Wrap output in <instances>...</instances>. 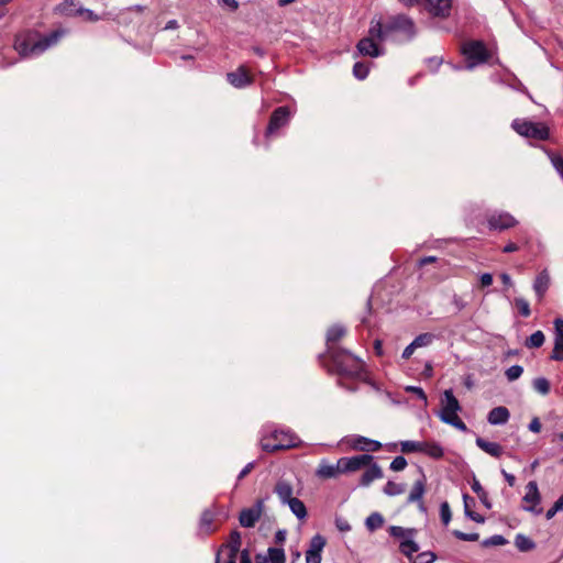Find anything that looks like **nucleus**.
Segmentation results:
<instances>
[{"label":"nucleus","mask_w":563,"mask_h":563,"mask_svg":"<svg viewBox=\"0 0 563 563\" xmlns=\"http://www.w3.org/2000/svg\"><path fill=\"white\" fill-rule=\"evenodd\" d=\"M346 334V329L342 324H333L327 332L328 354L332 358L338 372L345 376H358L362 372L361 361L349 351L338 350L335 344Z\"/></svg>","instance_id":"nucleus-1"},{"label":"nucleus","mask_w":563,"mask_h":563,"mask_svg":"<svg viewBox=\"0 0 563 563\" xmlns=\"http://www.w3.org/2000/svg\"><path fill=\"white\" fill-rule=\"evenodd\" d=\"M65 33L64 30L59 29L43 36L36 33L21 34L15 38L14 48L22 57H36L57 44Z\"/></svg>","instance_id":"nucleus-2"},{"label":"nucleus","mask_w":563,"mask_h":563,"mask_svg":"<svg viewBox=\"0 0 563 563\" xmlns=\"http://www.w3.org/2000/svg\"><path fill=\"white\" fill-rule=\"evenodd\" d=\"M301 440L289 429H280L275 424H265L261 430L260 444L265 452L297 448Z\"/></svg>","instance_id":"nucleus-3"},{"label":"nucleus","mask_w":563,"mask_h":563,"mask_svg":"<svg viewBox=\"0 0 563 563\" xmlns=\"http://www.w3.org/2000/svg\"><path fill=\"white\" fill-rule=\"evenodd\" d=\"M461 52L466 62L465 69L468 70L486 63L489 58L488 51L485 44L481 41L465 42L461 47Z\"/></svg>","instance_id":"nucleus-4"},{"label":"nucleus","mask_w":563,"mask_h":563,"mask_svg":"<svg viewBox=\"0 0 563 563\" xmlns=\"http://www.w3.org/2000/svg\"><path fill=\"white\" fill-rule=\"evenodd\" d=\"M511 128L521 136L544 141L549 137V129L544 123L532 122L527 119H515Z\"/></svg>","instance_id":"nucleus-5"},{"label":"nucleus","mask_w":563,"mask_h":563,"mask_svg":"<svg viewBox=\"0 0 563 563\" xmlns=\"http://www.w3.org/2000/svg\"><path fill=\"white\" fill-rule=\"evenodd\" d=\"M241 547V534L238 531H232L228 544L222 545L216 554V563H220V555L223 548L228 549V563H236L238 554ZM240 563H252L247 550H243L240 554Z\"/></svg>","instance_id":"nucleus-6"},{"label":"nucleus","mask_w":563,"mask_h":563,"mask_svg":"<svg viewBox=\"0 0 563 563\" xmlns=\"http://www.w3.org/2000/svg\"><path fill=\"white\" fill-rule=\"evenodd\" d=\"M291 118V111L288 107H278L271 115L268 125L265 131V137L271 139L277 135L278 130L286 126Z\"/></svg>","instance_id":"nucleus-7"},{"label":"nucleus","mask_w":563,"mask_h":563,"mask_svg":"<svg viewBox=\"0 0 563 563\" xmlns=\"http://www.w3.org/2000/svg\"><path fill=\"white\" fill-rule=\"evenodd\" d=\"M387 31H389V34L401 33L407 40H412L416 35L413 21L405 14L390 18L387 23Z\"/></svg>","instance_id":"nucleus-8"},{"label":"nucleus","mask_w":563,"mask_h":563,"mask_svg":"<svg viewBox=\"0 0 563 563\" xmlns=\"http://www.w3.org/2000/svg\"><path fill=\"white\" fill-rule=\"evenodd\" d=\"M522 501L526 504L522 506L525 511L537 516L542 514L543 509L539 507L541 503V495L539 493L537 482L531 481L526 485V493L522 497Z\"/></svg>","instance_id":"nucleus-9"},{"label":"nucleus","mask_w":563,"mask_h":563,"mask_svg":"<svg viewBox=\"0 0 563 563\" xmlns=\"http://www.w3.org/2000/svg\"><path fill=\"white\" fill-rule=\"evenodd\" d=\"M350 449L363 452H376L380 450L382 443L363 435H350L342 440Z\"/></svg>","instance_id":"nucleus-10"},{"label":"nucleus","mask_w":563,"mask_h":563,"mask_svg":"<svg viewBox=\"0 0 563 563\" xmlns=\"http://www.w3.org/2000/svg\"><path fill=\"white\" fill-rule=\"evenodd\" d=\"M373 460V455L361 454L351 457H341L339 459V465L342 473H352L369 465Z\"/></svg>","instance_id":"nucleus-11"},{"label":"nucleus","mask_w":563,"mask_h":563,"mask_svg":"<svg viewBox=\"0 0 563 563\" xmlns=\"http://www.w3.org/2000/svg\"><path fill=\"white\" fill-rule=\"evenodd\" d=\"M518 221L509 212L500 211L492 213L487 219V224L490 230H507L514 228Z\"/></svg>","instance_id":"nucleus-12"},{"label":"nucleus","mask_w":563,"mask_h":563,"mask_svg":"<svg viewBox=\"0 0 563 563\" xmlns=\"http://www.w3.org/2000/svg\"><path fill=\"white\" fill-rule=\"evenodd\" d=\"M264 509V501L257 500L252 507L245 508L241 511L239 521L244 528H252L258 521Z\"/></svg>","instance_id":"nucleus-13"},{"label":"nucleus","mask_w":563,"mask_h":563,"mask_svg":"<svg viewBox=\"0 0 563 563\" xmlns=\"http://www.w3.org/2000/svg\"><path fill=\"white\" fill-rule=\"evenodd\" d=\"M227 80L231 86L238 89L245 88L253 84V78L245 66H240L236 70L228 73Z\"/></svg>","instance_id":"nucleus-14"},{"label":"nucleus","mask_w":563,"mask_h":563,"mask_svg":"<svg viewBox=\"0 0 563 563\" xmlns=\"http://www.w3.org/2000/svg\"><path fill=\"white\" fill-rule=\"evenodd\" d=\"M427 10L438 18H448L452 9V0H426Z\"/></svg>","instance_id":"nucleus-15"},{"label":"nucleus","mask_w":563,"mask_h":563,"mask_svg":"<svg viewBox=\"0 0 563 563\" xmlns=\"http://www.w3.org/2000/svg\"><path fill=\"white\" fill-rule=\"evenodd\" d=\"M357 52L363 56L378 57L384 51L373 41L372 37H364L357 43Z\"/></svg>","instance_id":"nucleus-16"},{"label":"nucleus","mask_w":563,"mask_h":563,"mask_svg":"<svg viewBox=\"0 0 563 563\" xmlns=\"http://www.w3.org/2000/svg\"><path fill=\"white\" fill-rule=\"evenodd\" d=\"M426 486V477L422 474L421 478L416 481V483L412 486V489L408 496V503H419V509L421 511H426V507L422 503V497L424 494Z\"/></svg>","instance_id":"nucleus-17"},{"label":"nucleus","mask_w":563,"mask_h":563,"mask_svg":"<svg viewBox=\"0 0 563 563\" xmlns=\"http://www.w3.org/2000/svg\"><path fill=\"white\" fill-rule=\"evenodd\" d=\"M509 418H510L509 410L504 406H499V407L493 408L488 412L487 421L492 426H503L508 422Z\"/></svg>","instance_id":"nucleus-18"},{"label":"nucleus","mask_w":563,"mask_h":563,"mask_svg":"<svg viewBox=\"0 0 563 563\" xmlns=\"http://www.w3.org/2000/svg\"><path fill=\"white\" fill-rule=\"evenodd\" d=\"M339 474H342L339 460L336 464H330L327 460H321L316 471V475L320 478H333Z\"/></svg>","instance_id":"nucleus-19"},{"label":"nucleus","mask_w":563,"mask_h":563,"mask_svg":"<svg viewBox=\"0 0 563 563\" xmlns=\"http://www.w3.org/2000/svg\"><path fill=\"white\" fill-rule=\"evenodd\" d=\"M475 443L481 450L493 457H500L504 453V448L497 442H490L481 437H477Z\"/></svg>","instance_id":"nucleus-20"},{"label":"nucleus","mask_w":563,"mask_h":563,"mask_svg":"<svg viewBox=\"0 0 563 563\" xmlns=\"http://www.w3.org/2000/svg\"><path fill=\"white\" fill-rule=\"evenodd\" d=\"M367 466V470L363 473L360 479V485L364 487L368 486L373 481L383 477V471L377 463H373L372 461Z\"/></svg>","instance_id":"nucleus-21"},{"label":"nucleus","mask_w":563,"mask_h":563,"mask_svg":"<svg viewBox=\"0 0 563 563\" xmlns=\"http://www.w3.org/2000/svg\"><path fill=\"white\" fill-rule=\"evenodd\" d=\"M461 406L459 400L453 394L452 389H446L441 398V410L440 411H460Z\"/></svg>","instance_id":"nucleus-22"},{"label":"nucleus","mask_w":563,"mask_h":563,"mask_svg":"<svg viewBox=\"0 0 563 563\" xmlns=\"http://www.w3.org/2000/svg\"><path fill=\"white\" fill-rule=\"evenodd\" d=\"M388 35L387 24L383 26L379 20H372L367 37H372L373 41H384Z\"/></svg>","instance_id":"nucleus-23"},{"label":"nucleus","mask_w":563,"mask_h":563,"mask_svg":"<svg viewBox=\"0 0 563 563\" xmlns=\"http://www.w3.org/2000/svg\"><path fill=\"white\" fill-rule=\"evenodd\" d=\"M550 285V277L545 272L540 273L533 283V290L539 299H542Z\"/></svg>","instance_id":"nucleus-24"},{"label":"nucleus","mask_w":563,"mask_h":563,"mask_svg":"<svg viewBox=\"0 0 563 563\" xmlns=\"http://www.w3.org/2000/svg\"><path fill=\"white\" fill-rule=\"evenodd\" d=\"M275 493L280 499L282 504L286 505L290 499H292V486L285 481H279L275 486Z\"/></svg>","instance_id":"nucleus-25"},{"label":"nucleus","mask_w":563,"mask_h":563,"mask_svg":"<svg viewBox=\"0 0 563 563\" xmlns=\"http://www.w3.org/2000/svg\"><path fill=\"white\" fill-rule=\"evenodd\" d=\"M80 5L75 0H63L56 8V12L63 15H77L80 10Z\"/></svg>","instance_id":"nucleus-26"},{"label":"nucleus","mask_w":563,"mask_h":563,"mask_svg":"<svg viewBox=\"0 0 563 563\" xmlns=\"http://www.w3.org/2000/svg\"><path fill=\"white\" fill-rule=\"evenodd\" d=\"M422 453L429 457L439 460L444 455V450L441 444L435 441H424Z\"/></svg>","instance_id":"nucleus-27"},{"label":"nucleus","mask_w":563,"mask_h":563,"mask_svg":"<svg viewBox=\"0 0 563 563\" xmlns=\"http://www.w3.org/2000/svg\"><path fill=\"white\" fill-rule=\"evenodd\" d=\"M286 505H288L290 511L299 519L302 520L307 517V508L305 504L298 499L292 498Z\"/></svg>","instance_id":"nucleus-28"},{"label":"nucleus","mask_w":563,"mask_h":563,"mask_svg":"<svg viewBox=\"0 0 563 563\" xmlns=\"http://www.w3.org/2000/svg\"><path fill=\"white\" fill-rule=\"evenodd\" d=\"M472 490L477 495L482 504L487 508H492V503L488 498V494L486 490L482 487L481 483L477 479H473L471 484Z\"/></svg>","instance_id":"nucleus-29"},{"label":"nucleus","mask_w":563,"mask_h":563,"mask_svg":"<svg viewBox=\"0 0 563 563\" xmlns=\"http://www.w3.org/2000/svg\"><path fill=\"white\" fill-rule=\"evenodd\" d=\"M424 441L406 440L400 442L401 452L404 453H422Z\"/></svg>","instance_id":"nucleus-30"},{"label":"nucleus","mask_w":563,"mask_h":563,"mask_svg":"<svg viewBox=\"0 0 563 563\" xmlns=\"http://www.w3.org/2000/svg\"><path fill=\"white\" fill-rule=\"evenodd\" d=\"M415 532H416L415 529H407V528H402L399 526H390L389 527V534L394 538L400 539L401 541L407 538L413 537Z\"/></svg>","instance_id":"nucleus-31"},{"label":"nucleus","mask_w":563,"mask_h":563,"mask_svg":"<svg viewBox=\"0 0 563 563\" xmlns=\"http://www.w3.org/2000/svg\"><path fill=\"white\" fill-rule=\"evenodd\" d=\"M544 334L542 331L538 330L536 332H533L527 340H526V343L525 345L528 347V349H538L540 346L543 345L544 343Z\"/></svg>","instance_id":"nucleus-32"},{"label":"nucleus","mask_w":563,"mask_h":563,"mask_svg":"<svg viewBox=\"0 0 563 563\" xmlns=\"http://www.w3.org/2000/svg\"><path fill=\"white\" fill-rule=\"evenodd\" d=\"M400 551L406 556H411L419 551V545L413 541V537L400 541Z\"/></svg>","instance_id":"nucleus-33"},{"label":"nucleus","mask_w":563,"mask_h":563,"mask_svg":"<svg viewBox=\"0 0 563 563\" xmlns=\"http://www.w3.org/2000/svg\"><path fill=\"white\" fill-rule=\"evenodd\" d=\"M384 525V518L379 512L371 514L365 521V526L369 531H375Z\"/></svg>","instance_id":"nucleus-34"},{"label":"nucleus","mask_w":563,"mask_h":563,"mask_svg":"<svg viewBox=\"0 0 563 563\" xmlns=\"http://www.w3.org/2000/svg\"><path fill=\"white\" fill-rule=\"evenodd\" d=\"M212 523H213V514L211 511H203L200 517V530L208 534L212 531Z\"/></svg>","instance_id":"nucleus-35"},{"label":"nucleus","mask_w":563,"mask_h":563,"mask_svg":"<svg viewBox=\"0 0 563 563\" xmlns=\"http://www.w3.org/2000/svg\"><path fill=\"white\" fill-rule=\"evenodd\" d=\"M267 560L271 563H285L286 556L283 548H269L267 550Z\"/></svg>","instance_id":"nucleus-36"},{"label":"nucleus","mask_w":563,"mask_h":563,"mask_svg":"<svg viewBox=\"0 0 563 563\" xmlns=\"http://www.w3.org/2000/svg\"><path fill=\"white\" fill-rule=\"evenodd\" d=\"M515 544L522 552L530 551V550L534 549V547H536L534 542L530 538H528L523 534L516 536Z\"/></svg>","instance_id":"nucleus-37"},{"label":"nucleus","mask_w":563,"mask_h":563,"mask_svg":"<svg viewBox=\"0 0 563 563\" xmlns=\"http://www.w3.org/2000/svg\"><path fill=\"white\" fill-rule=\"evenodd\" d=\"M325 539L321 534H316L312 537L310 541V547L307 552H312L316 554H321L323 548L325 547Z\"/></svg>","instance_id":"nucleus-38"},{"label":"nucleus","mask_w":563,"mask_h":563,"mask_svg":"<svg viewBox=\"0 0 563 563\" xmlns=\"http://www.w3.org/2000/svg\"><path fill=\"white\" fill-rule=\"evenodd\" d=\"M533 389L540 395H548L550 393V382L545 377H537L532 382Z\"/></svg>","instance_id":"nucleus-39"},{"label":"nucleus","mask_w":563,"mask_h":563,"mask_svg":"<svg viewBox=\"0 0 563 563\" xmlns=\"http://www.w3.org/2000/svg\"><path fill=\"white\" fill-rule=\"evenodd\" d=\"M406 486L405 484L395 483L391 481H388L384 487V493L388 496H397L405 492Z\"/></svg>","instance_id":"nucleus-40"},{"label":"nucleus","mask_w":563,"mask_h":563,"mask_svg":"<svg viewBox=\"0 0 563 563\" xmlns=\"http://www.w3.org/2000/svg\"><path fill=\"white\" fill-rule=\"evenodd\" d=\"M435 340L432 333H421L413 339V344L417 349L429 346Z\"/></svg>","instance_id":"nucleus-41"},{"label":"nucleus","mask_w":563,"mask_h":563,"mask_svg":"<svg viewBox=\"0 0 563 563\" xmlns=\"http://www.w3.org/2000/svg\"><path fill=\"white\" fill-rule=\"evenodd\" d=\"M369 73V66L366 63L357 62L353 66V75L358 80H363L367 77Z\"/></svg>","instance_id":"nucleus-42"},{"label":"nucleus","mask_w":563,"mask_h":563,"mask_svg":"<svg viewBox=\"0 0 563 563\" xmlns=\"http://www.w3.org/2000/svg\"><path fill=\"white\" fill-rule=\"evenodd\" d=\"M514 303L522 317L527 318L530 316V313H531L530 305L525 298H521V297L515 298Z\"/></svg>","instance_id":"nucleus-43"},{"label":"nucleus","mask_w":563,"mask_h":563,"mask_svg":"<svg viewBox=\"0 0 563 563\" xmlns=\"http://www.w3.org/2000/svg\"><path fill=\"white\" fill-rule=\"evenodd\" d=\"M551 360L563 361V339L554 338V346L551 353Z\"/></svg>","instance_id":"nucleus-44"},{"label":"nucleus","mask_w":563,"mask_h":563,"mask_svg":"<svg viewBox=\"0 0 563 563\" xmlns=\"http://www.w3.org/2000/svg\"><path fill=\"white\" fill-rule=\"evenodd\" d=\"M522 373L523 367L521 365H512L506 369L505 375L509 382H514L518 379Z\"/></svg>","instance_id":"nucleus-45"},{"label":"nucleus","mask_w":563,"mask_h":563,"mask_svg":"<svg viewBox=\"0 0 563 563\" xmlns=\"http://www.w3.org/2000/svg\"><path fill=\"white\" fill-rule=\"evenodd\" d=\"M506 543L507 540L500 534L492 536L482 542L483 547H498L504 545Z\"/></svg>","instance_id":"nucleus-46"},{"label":"nucleus","mask_w":563,"mask_h":563,"mask_svg":"<svg viewBox=\"0 0 563 563\" xmlns=\"http://www.w3.org/2000/svg\"><path fill=\"white\" fill-rule=\"evenodd\" d=\"M440 517L444 526H448L450 523L452 512L446 501H443L440 506Z\"/></svg>","instance_id":"nucleus-47"},{"label":"nucleus","mask_w":563,"mask_h":563,"mask_svg":"<svg viewBox=\"0 0 563 563\" xmlns=\"http://www.w3.org/2000/svg\"><path fill=\"white\" fill-rule=\"evenodd\" d=\"M405 390L408 393H412V395H416L422 402L423 406H427L428 398L423 389L419 386H406Z\"/></svg>","instance_id":"nucleus-48"},{"label":"nucleus","mask_w":563,"mask_h":563,"mask_svg":"<svg viewBox=\"0 0 563 563\" xmlns=\"http://www.w3.org/2000/svg\"><path fill=\"white\" fill-rule=\"evenodd\" d=\"M552 166L556 170V173L560 175L561 179L563 180V157L560 155H551L550 156Z\"/></svg>","instance_id":"nucleus-49"},{"label":"nucleus","mask_w":563,"mask_h":563,"mask_svg":"<svg viewBox=\"0 0 563 563\" xmlns=\"http://www.w3.org/2000/svg\"><path fill=\"white\" fill-rule=\"evenodd\" d=\"M406 466H407V460L401 455L396 456L390 463V470L394 472H400V471L405 470Z\"/></svg>","instance_id":"nucleus-50"},{"label":"nucleus","mask_w":563,"mask_h":563,"mask_svg":"<svg viewBox=\"0 0 563 563\" xmlns=\"http://www.w3.org/2000/svg\"><path fill=\"white\" fill-rule=\"evenodd\" d=\"M79 15H82L85 20L96 22L102 20V16L96 14L92 10L80 8Z\"/></svg>","instance_id":"nucleus-51"},{"label":"nucleus","mask_w":563,"mask_h":563,"mask_svg":"<svg viewBox=\"0 0 563 563\" xmlns=\"http://www.w3.org/2000/svg\"><path fill=\"white\" fill-rule=\"evenodd\" d=\"M453 534L462 541H477L479 538L478 533H465L460 530H454Z\"/></svg>","instance_id":"nucleus-52"},{"label":"nucleus","mask_w":563,"mask_h":563,"mask_svg":"<svg viewBox=\"0 0 563 563\" xmlns=\"http://www.w3.org/2000/svg\"><path fill=\"white\" fill-rule=\"evenodd\" d=\"M457 412L459 411H454V412H451V411H440L438 413L440 420L446 424L450 426V419H456L459 416H457Z\"/></svg>","instance_id":"nucleus-53"},{"label":"nucleus","mask_w":563,"mask_h":563,"mask_svg":"<svg viewBox=\"0 0 563 563\" xmlns=\"http://www.w3.org/2000/svg\"><path fill=\"white\" fill-rule=\"evenodd\" d=\"M335 527L341 532H347L351 530V525L344 518L336 517L335 518Z\"/></svg>","instance_id":"nucleus-54"},{"label":"nucleus","mask_w":563,"mask_h":563,"mask_svg":"<svg viewBox=\"0 0 563 563\" xmlns=\"http://www.w3.org/2000/svg\"><path fill=\"white\" fill-rule=\"evenodd\" d=\"M435 560V555L432 552H423L418 555L415 563H432Z\"/></svg>","instance_id":"nucleus-55"},{"label":"nucleus","mask_w":563,"mask_h":563,"mask_svg":"<svg viewBox=\"0 0 563 563\" xmlns=\"http://www.w3.org/2000/svg\"><path fill=\"white\" fill-rule=\"evenodd\" d=\"M452 305L454 306L456 311H462L466 307L465 300L462 297L457 296V295L453 296Z\"/></svg>","instance_id":"nucleus-56"},{"label":"nucleus","mask_w":563,"mask_h":563,"mask_svg":"<svg viewBox=\"0 0 563 563\" xmlns=\"http://www.w3.org/2000/svg\"><path fill=\"white\" fill-rule=\"evenodd\" d=\"M450 426L456 428L462 432L468 431L467 426L461 420L460 417H457L456 419H450Z\"/></svg>","instance_id":"nucleus-57"},{"label":"nucleus","mask_w":563,"mask_h":563,"mask_svg":"<svg viewBox=\"0 0 563 563\" xmlns=\"http://www.w3.org/2000/svg\"><path fill=\"white\" fill-rule=\"evenodd\" d=\"M528 429H529L531 432H533V433H539V432L541 431V422H540V420H539V418H538V417H534V418L530 421V423H529V426H528Z\"/></svg>","instance_id":"nucleus-58"},{"label":"nucleus","mask_w":563,"mask_h":563,"mask_svg":"<svg viewBox=\"0 0 563 563\" xmlns=\"http://www.w3.org/2000/svg\"><path fill=\"white\" fill-rule=\"evenodd\" d=\"M255 462L247 463L239 473L238 481H241L243 477H245L254 468Z\"/></svg>","instance_id":"nucleus-59"},{"label":"nucleus","mask_w":563,"mask_h":563,"mask_svg":"<svg viewBox=\"0 0 563 563\" xmlns=\"http://www.w3.org/2000/svg\"><path fill=\"white\" fill-rule=\"evenodd\" d=\"M554 327H555L554 338L563 339V320L562 319H555Z\"/></svg>","instance_id":"nucleus-60"},{"label":"nucleus","mask_w":563,"mask_h":563,"mask_svg":"<svg viewBox=\"0 0 563 563\" xmlns=\"http://www.w3.org/2000/svg\"><path fill=\"white\" fill-rule=\"evenodd\" d=\"M306 563H321V554L306 552Z\"/></svg>","instance_id":"nucleus-61"},{"label":"nucleus","mask_w":563,"mask_h":563,"mask_svg":"<svg viewBox=\"0 0 563 563\" xmlns=\"http://www.w3.org/2000/svg\"><path fill=\"white\" fill-rule=\"evenodd\" d=\"M479 280L483 287H487L493 284V276L489 273H483L479 277Z\"/></svg>","instance_id":"nucleus-62"},{"label":"nucleus","mask_w":563,"mask_h":563,"mask_svg":"<svg viewBox=\"0 0 563 563\" xmlns=\"http://www.w3.org/2000/svg\"><path fill=\"white\" fill-rule=\"evenodd\" d=\"M415 350H417L416 345L413 344V342H411L409 345H407L405 347V350L402 351V354H401V357L405 358V360H408L410 358V356L413 354Z\"/></svg>","instance_id":"nucleus-63"},{"label":"nucleus","mask_w":563,"mask_h":563,"mask_svg":"<svg viewBox=\"0 0 563 563\" xmlns=\"http://www.w3.org/2000/svg\"><path fill=\"white\" fill-rule=\"evenodd\" d=\"M465 516L477 523H483L485 521V518L482 515L476 514L474 511H466Z\"/></svg>","instance_id":"nucleus-64"}]
</instances>
